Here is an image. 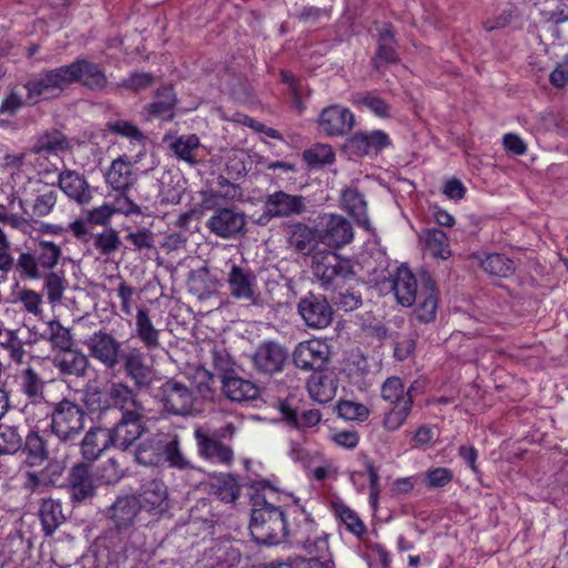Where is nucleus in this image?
Segmentation results:
<instances>
[{"label":"nucleus","instance_id":"obj_1","mask_svg":"<svg viewBox=\"0 0 568 568\" xmlns=\"http://www.w3.org/2000/svg\"><path fill=\"white\" fill-rule=\"evenodd\" d=\"M251 488L255 490L250 521L253 539L263 545H277L284 541L288 530L282 508L286 506L287 515H292L296 521L293 509L296 506L302 507L300 499L292 494L280 491L267 479L253 480Z\"/></svg>","mask_w":568,"mask_h":568},{"label":"nucleus","instance_id":"obj_2","mask_svg":"<svg viewBox=\"0 0 568 568\" xmlns=\"http://www.w3.org/2000/svg\"><path fill=\"white\" fill-rule=\"evenodd\" d=\"M392 290L403 306L417 303L416 316L419 321L428 323L435 318L437 292L435 282L428 273H422L417 280L408 267L400 266L393 275Z\"/></svg>","mask_w":568,"mask_h":568},{"label":"nucleus","instance_id":"obj_3","mask_svg":"<svg viewBox=\"0 0 568 568\" xmlns=\"http://www.w3.org/2000/svg\"><path fill=\"white\" fill-rule=\"evenodd\" d=\"M293 513L296 515V524L292 530V542L311 556L307 561L331 560L327 535L318 529L303 507L296 506Z\"/></svg>","mask_w":568,"mask_h":568},{"label":"nucleus","instance_id":"obj_4","mask_svg":"<svg viewBox=\"0 0 568 568\" xmlns=\"http://www.w3.org/2000/svg\"><path fill=\"white\" fill-rule=\"evenodd\" d=\"M61 247L51 241H41L33 252H21L17 260V270L29 280H40L59 263Z\"/></svg>","mask_w":568,"mask_h":568},{"label":"nucleus","instance_id":"obj_5","mask_svg":"<svg viewBox=\"0 0 568 568\" xmlns=\"http://www.w3.org/2000/svg\"><path fill=\"white\" fill-rule=\"evenodd\" d=\"M51 429L61 440L69 442L79 437L84 429L85 412L70 400H61L54 406L50 404Z\"/></svg>","mask_w":568,"mask_h":568},{"label":"nucleus","instance_id":"obj_6","mask_svg":"<svg viewBox=\"0 0 568 568\" xmlns=\"http://www.w3.org/2000/svg\"><path fill=\"white\" fill-rule=\"evenodd\" d=\"M19 390L27 397L28 403L24 405V412L29 418L40 420L50 414V403L45 400L44 381L31 367L20 371L16 376Z\"/></svg>","mask_w":568,"mask_h":568},{"label":"nucleus","instance_id":"obj_7","mask_svg":"<svg viewBox=\"0 0 568 568\" xmlns=\"http://www.w3.org/2000/svg\"><path fill=\"white\" fill-rule=\"evenodd\" d=\"M312 268L326 290L354 275L351 260L332 251H317L313 255Z\"/></svg>","mask_w":568,"mask_h":568},{"label":"nucleus","instance_id":"obj_8","mask_svg":"<svg viewBox=\"0 0 568 568\" xmlns=\"http://www.w3.org/2000/svg\"><path fill=\"white\" fill-rule=\"evenodd\" d=\"M70 148L65 135L58 131H47L36 138L31 149V155H34L37 164V173L42 178H48L59 171L57 164L50 162L49 158L59 156Z\"/></svg>","mask_w":568,"mask_h":568},{"label":"nucleus","instance_id":"obj_9","mask_svg":"<svg viewBox=\"0 0 568 568\" xmlns=\"http://www.w3.org/2000/svg\"><path fill=\"white\" fill-rule=\"evenodd\" d=\"M229 264L226 282L231 296L252 306H262L264 300L254 272L248 266L239 265L231 261Z\"/></svg>","mask_w":568,"mask_h":568},{"label":"nucleus","instance_id":"obj_10","mask_svg":"<svg viewBox=\"0 0 568 568\" xmlns=\"http://www.w3.org/2000/svg\"><path fill=\"white\" fill-rule=\"evenodd\" d=\"M85 346L90 356L102 364L106 369L119 366L122 353V343L105 331L94 332L87 341Z\"/></svg>","mask_w":568,"mask_h":568},{"label":"nucleus","instance_id":"obj_11","mask_svg":"<svg viewBox=\"0 0 568 568\" xmlns=\"http://www.w3.org/2000/svg\"><path fill=\"white\" fill-rule=\"evenodd\" d=\"M354 231L347 219L338 214L321 217L317 226V239L321 243L333 247H342L353 241Z\"/></svg>","mask_w":568,"mask_h":568},{"label":"nucleus","instance_id":"obj_12","mask_svg":"<svg viewBox=\"0 0 568 568\" xmlns=\"http://www.w3.org/2000/svg\"><path fill=\"white\" fill-rule=\"evenodd\" d=\"M329 345L320 338L303 341L293 352V362L304 371L321 369L329 361Z\"/></svg>","mask_w":568,"mask_h":568},{"label":"nucleus","instance_id":"obj_13","mask_svg":"<svg viewBox=\"0 0 568 568\" xmlns=\"http://www.w3.org/2000/svg\"><path fill=\"white\" fill-rule=\"evenodd\" d=\"M160 396L163 407L169 414L186 416L193 410V393L174 379L166 381L161 386Z\"/></svg>","mask_w":568,"mask_h":568},{"label":"nucleus","instance_id":"obj_14","mask_svg":"<svg viewBox=\"0 0 568 568\" xmlns=\"http://www.w3.org/2000/svg\"><path fill=\"white\" fill-rule=\"evenodd\" d=\"M298 314L305 324L312 328L327 327L333 318V310L325 297L308 294L301 298L297 305Z\"/></svg>","mask_w":568,"mask_h":568},{"label":"nucleus","instance_id":"obj_15","mask_svg":"<svg viewBox=\"0 0 568 568\" xmlns=\"http://www.w3.org/2000/svg\"><path fill=\"white\" fill-rule=\"evenodd\" d=\"M287 357L288 353L284 346L268 341L256 347L252 362L257 372L272 375L283 371Z\"/></svg>","mask_w":568,"mask_h":568},{"label":"nucleus","instance_id":"obj_16","mask_svg":"<svg viewBox=\"0 0 568 568\" xmlns=\"http://www.w3.org/2000/svg\"><path fill=\"white\" fill-rule=\"evenodd\" d=\"M119 365L122 366L125 375L133 381L136 387H144L150 384L152 368L146 363L145 354L139 347L128 346L123 348Z\"/></svg>","mask_w":568,"mask_h":568},{"label":"nucleus","instance_id":"obj_17","mask_svg":"<svg viewBox=\"0 0 568 568\" xmlns=\"http://www.w3.org/2000/svg\"><path fill=\"white\" fill-rule=\"evenodd\" d=\"M305 210V199L302 195L276 191L268 194L264 202V216L268 219L300 215Z\"/></svg>","mask_w":568,"mask_h":568},{"label":"nucleus","instance_id":"obj_18","mask_svg":"<svg viewBox=\"0 0 568 568\" xmlns=\"http://www.w3.org/2000/svg\"><path fill=\"white\" fill-rule=\"evenodd\" d=\"M354 123L353 112L337 104L325 108L318 118L321 130L333 136L347 134L353 129Z\"/></svg>","mask_w":568,"mask_h":568},{"label":"nucleus","instance_id":"obj_19","mask_svg":"<svg viewBox=\"0 0 568 568\" xmlns=\"http://www.w3.org/2000/svg\"><path fill=\"white\" fill-rule=\"evenodd\" d=\"M244 214L232 209H219L207 220L206 227L221 239H232L245 227Z\"/></svg>","mask_w":568,"mask_h":568},{"label":"nucleus","instance_id":"obj_20","mask_svg":"<svg viewBox=\"0 0 568 568\" xmlns=\"http://www.w3.org/2000/svg\"><path fill=\"white\" fill-rule=\"evenodd\" d=\"M143 413H126L113 428H108L113 447L126 449L144 432L142 426Z\"/></svg>","mask_w":568,"mask_h":568},{"label":"nucleus","instance_id":"obj_21","mask_svg":"<svg viewBox=\"0 0 568 568\" xmlns=\"http://www.w3.org/2000/svg\"><path fill=\"white\" fill-rule=\"evenodd\" d=\"M59 189L78 204H89L92 200L91 187L87 179L77 171L64 170L58 174Z\"/></svg>","mask_w":568,"mask_h":568},{"label":"nucleus","instance_id":"obj_22","mask_svg":"<svg viewBox=\"0 0 568 568\" xmlns=\"http://www.w3.org/2000/svg\"><path fill=\"white\" fill-rule=\"evenodd\" d=\"M135 497L140 508L149 513H162L168 508V487L160 479L145 481Z\"/></svg>","mask_w":568,"mask_h":568},{"label":"nucleus","instance_id":"obj_23","mask_svg":"<svg viewBox=\"0 0 568 568\" xmlns=\"http://www.w3.org/2000/svg\"><path fill=\"white\" fill-rule=\"evenodd\" d=\"M194 437L199 453L205 459L224 465H230L233 462L234 453L230 446L223 444L215 437L209 436L201 428L194 432Z\"/></svg>","mask_w":568,"mask_h":568},{"label":"nucleus","instance_id":"obj_24","mask_svg":"<svg viewBox=\"0 0 568 568\" xmlns=\"http://www.w3.org/2000/svg\"><path fill=\"white\" fill-rule=\"evenodd\" d=\"M389 144L390 139L388 134L382 130L359 132L354 134L348 141L351 150L357 155L376 154Z\"/></svg>","mask_w":568,"mask_h":568},{"label":"nucleus","instance_id":"obj_25","mask_svg":"<svg viewBox=\"0 0 568 568\" xmlns=\"http://www.w3.org/2000/svg\"><path fill=\"white\" fill-rule=\"evenodd\" d=\"M337 389L338 379L333 372L314 374L307 381V390L311 398L321 404L333 400Z\"/></svg>","mask_w":568,"mask_h":568},{"label":"nucleus","instance_id":"obj_26","mask_svg":"<svg viewBox=\"0 0 568 568\" xmlns=\"http://www.w3.org/2000/svg\"><path fill=\"white\" fill-rule=\"evenodd\" d=\"M115 213L124 215L140 214V207L128 197H119L114 205L103 204L90 210L87 214V221L94 225H106Z\"/></svg>","mask_w":568,"mask_h":568},{"label":"nucleus","instance_id":"obj_27","mask_svg":"<svg viewBox=\"0 0 568 568\" xmlns=\"http://www.w3.org/2000/svg\"><path fill=\"white\" fill-rule=\"evenodd\" d=\"M72 69L74 82H80L91 90H102L106 87V75L99 64L88 60H77L72 62Z\"/></svg>","mask_w":568,"mask_h":568},{"label":"nucleus","instance_id":"obj_28","mask_svg":"<svg viewBox=\"0 0 568 568\" xmlns=\"http://www.w3.org/2000/svg\"><path fill=\"white\" fill-rule=\"evenodd\" d=\"M105 183L112 190L124 193L129 190L134 181L132 164L125 155L119 156L111 162L104 175Z\"/></svg>","mask_w":568,"mask_h":568},{"label":"nucleus","instance_id":"obj_29","mask_svg":"<svg viewBox=\"0 0 568 568\" xmlns=\"http://www.w3.org/2000/svg\"><path fill=\"white\" fill-rule=\"evenodd\" d=\"M111 446H113L112 437L108 428L95 427L91 428L82 439L81 453L84 459L93 462Z\"/></svg>","mask_w":568,"mask_h":568},{"label":"nucleus","instance_id":"obj_30","mask_svg":"<svg viewBox=\"0 0 568 568\" xmlns=\"http://www.w3.org/2000/svg\"><path fill=\"white\" fill-rule=\"evenodd\" d=\"M342 206L355 220L359 227L366 231L372 230V224L367 215V204L363 195L352 187H347L342 193Z\"/></svg>","mask_w":568,"mask_h":568},{"label":"nucleus","instance_id":"obj_31","mask_svg":"<svg viewBox=\"0 0 568 568\" xmlns=\"http://www.w3.org/2000/svg\"><path fill=\"white\" fill-rule=\"evenodd\" d=\"M135 336L148 351L158 349L161 346L160 334L145 307H139L135 316Z\"/></svg>","mask_w":568,"mask_h":568},{"label":"nucleus","instance_id":"obj_32","mask_svg":"<svg viewBox=\"0 0 568 568\" xmlns=\"http://www.w3.org/2000/svg\"><path fill=\"white\" fill-rule=\"evenodd\" d=\"M222 389L227 398L239 403L254 400L260 395V389L253 382L237 376H226Z\"/></svg>","mask_w":568,"mask_h":568},{"label":"nucleus","instance_id":"obj_33","mask_svg":"<svg viewBox=\"0 0 568 568\" xmlns=\"http://www.w3.org/2000/svg\"><path fill=\"white\" fill-rule=\"evenodd\" d=\"M108 395L113 406L118 407L122 415L126 413H143V407L138 402L133 389L125 383H112Z\"/></svg>","mask_w":568,"mask_h":568},{"label":"nucleus","instance_id":"obj_34","mask_svg":"<svg viewBox=\"0 0 568 568\" xmlns=\"http://www.w3.org/2000/svg\"><path fill=\"white\" fill-rule=\"evenodd\" d=\"M422 248L434 258L447 260L452 255L446 233L439 229H428L419 234Z\"/></svg>","mask_w":568,"mask_h":568},{"label":"nucleus","instance_id":"obj_35","mask_svg":"<svg viewBox=\"0 0 568 568\" xmlns=\"http://www.w3.org/2000/svg\"><path fill=\"white\" fill-rule=\"evenodd\" d=\"M140 505L135 496L119 497L110 508V517L119 528L130 526L138 513Z\"/></svg>","mask_w":568,"mask_h":568},{"label":"nucleus","instance_id":"obj_36","mask_svg":"<svg viewBox=\"0 0 568 568\" xmlns=\"http://www.w3.org/2000/svg\"><path fill=\"white\" fill-rule=\"evenodd\" d=\"M38 161L34 155H31V149L21 153H8L0 160V166L3 171L8 172L11 176L19 173L29 175L30 171L37 172Z\"/></svg>","mask_w":568,"mask_h":568},{"label":"nucleus","instance_id":"obj_37","mask_svg":"<svg viewBox=\"0 0 568 568\" xmlns=\"http://www.w3.org/2000/svg\"><path fill=\"white\" fill-rule=\"evenodd\" d=\"M39 518L44 534L51 536L65 521L60 501L51 498L42 500Z\"/></svg>","mask_w":568,"mask_h":568},{"label":"nucleus","instance_id":"obj_38","mask_svg":"<svg viewBox=\"0 0 568 568\" xmlns=\"http://www.w3.org/2000/svg\"><path fill=\"white\" fill-rule=\"evenodd\" d=\"M68 480L72 496L78 500L90 497L94 491V485L89 468L83 464L72 467Z\"/></svg>","mask_w":568,"mask_h":568},{"label":"nucleus","instance_id":"obj_39","mask_svg":"<svg viewBox=\"0 0 568 568\" xmlns=\"http://www.w3.org/2000/svg\"><path fill=\"white\" fill-rule=\"evenodd\" d=\"M166 434H156L141 443L135 452V459L145 466L158 465L162 460Z\"/></svg>","mask_w":568,"mask_h":568},{"label":"nucleus","instance_id":"obj_40","mask_svg":"<svg viewBox=\"0 0 568 568\" xmlns=\"http://www.w3.org/2000/svg\"><path fill=\"white\" fill-rule=\"evenodd\" d=\"M352 102L358 109L367 110L381 119H387L392 115V106L375 92L355 93Z\"/></svg>","mask_w":568,"mask_h":568},{"label":"nucleus","instance_id":"obj_41","mask_svg":"<svg viewBox=\"0 0 568 568\" xmlns=\"http://www.w3.org/2000/svg\"><path fill=\"white\" fill-rule=\"evenodd\" d=\"M200 146L201 142L196 134L180 135L170 143V149L175 156L191 165L197 163L196 153Z\"/></svg>","mask_w":568,"mask_h":568},{"label":"nucleus","instance_id":"obj_42","mask_svg":"<svg viewBox=\"0 0 568 568\" xmlns=\"http://www.w3.org/2000/svg\"><path fill=\"white\" fill-rule=\"evenodd\" d=\"M474 257L478 261L480 267L491 275L506 277L515 270L514 262L499 253L485 254V256L476 254Z\"/></svg>","mask_w":568,"mask_h":568},{"label":"nucleus","instance_id":"obj_43","mask_svg":"<svg viewBox=\"0 0 568 568\" xmlns=\"http://www.w3.org/2000/svg\"><path fill=\"white\" fill-rule=\"evenodd\" d=\"M210 491L224 503H234L240 496V486L232 475L225 474L211 480Z\"/></svg>","mask_w":568,"mask_h":568},{"label":"nucleus","instance_id":"obj_44","mask_svg":"<svg viewBox=\"0 0 568 568\" xmlns=\"http://www.w3.org/2000/svg\"><path fill=\"white\" fill-rule=\"evenodd\" d=\"M280 410L283 418L296 428L314 427L322 419V414L318 409H307L298 414L287 403H282Z\"/></svg>","mask_w":568,"mask_h":568},{"label":"nucleus","instance_id":"obj_45","mask_svg":"<svg viewBox=\"0 0 568 568\" xmlns=\"http://www.w3.org/2000/svg\"><path fill=\"white\" fill-rule=\"evenodd\" d=\"M381 394L382 398L389 405H405L407 400L408 404H413L410 388L406 389L398 377L387 378L382 385Z\"/></svg>","mask_w":568,"mask_h":568},{"label":"nucleus","instance_id":"obj_46","mask_svg":"<svg viewBox=\"0 0 568 568\" xmlns=\"http://www.w3.org/2000/svg\"><path fill=\"white\" fill-rule=\"evenodd\" d=\"M88 366V357L80 352L69 349L62 356L55 358V367L67 375L83 376Z\"/></svg>","mask_w":568,"mask_h":568},{"label":"nucleus","instance_id":"obj_47","mask_svg":"<svg viewBox=\"0 0 568 568\" xmlns=\"http://www.w3.org/2000/svg\"><path fill=\"white\" fill-rule=\"evenodd\" d=\"M317 233L303 223H296L291 227L288 244L296 252L308 254L313 246Z\"/></svg>","mask_w":568,"mask_h":568},{"label":"nucleus","instance_id":"obj_48","mask_svg":"<svg viewBox=\"0 0 568 568\" xmlns=\"http://www.w3.org/2000/svg\"><path fill=\"white\" fill-rule=\"evenodd\" d=\"M24 452L30 465L42 464L49 456L47 438L36 430H31L26 438Z\"/></svg>","mask_w":568,"mask_h":568},{"label":"nucleus","instance_id":"obj_49","mask_svg":"<svg viewBox=\"0 0 568 568\" xmlns=\"http://www.w3.org/2000/svg\"><path fill=\"white\" fill-rule=\"evenodd\" d=\"M162 458L169 463L170 467L180 470H184L191 467L190 460L181 450L178 435H165Z\"/></svg>","mask_w":568,"mask_h":568},{"label":"nucleus","instance_id":"obj_50","mask_svg":"<svg viewBox=\"0 0 568 568\" xmlns=\"http://www.w3.org/2000/svg\"><path fill=\"white\" fill-rule=\"evenodd\" d=\"M24 88L28 93L27 99L30 103H37L42 99L57 97L45 72L30 79Z\"/></svg>","mask_w":568,"mask_h":568},{"label":"nucleus","instance_id":"obj_51","mask_svg":"<svg viewBox=\"0 0 568 568\" xmlns=\"http://www.w3.org/2000/svg\"><path fill=\"white\" fill-rule=\"evenodd\" d=\"M43 288L47 293L49 304L55 306L62 301L68 287V282L62 272H50L43 277Z\"/></svg>","mask_w":568,"mask_h":568},{"label":"nucleus","instance_id":"obj_52","mask_svg":"<svg viewBox=\"0 0 568 568\" xmlns=\"http://www.w3.org/2000/svg\"><path fill=\"white\" fill-rule=\"evenodd\" d=\"M176 98L171 87H163L158 90L154 101L150 104L149 111L153 115L171 118Z\"/></svg>","mask_w":568,"mask_h":568},{"label":"nucleus","instance_id":"obj_53","mask_svg":"<svg viewBox=\"0 0 568 568\" xmlns=\"http://www.w3.org/2000/svg\"><path fill=\"white\" fill-rule=\"evenodd\" d=\"M109 130L118 135L124 136L130 140L132 144L141 148L138 155H142L144 149L145 136L138 126L125 120H115L108 123Z\"/></svg>","mask_w":568,"mask_h":568},{"label":"nucleus","instance_id":"obj_54","mask_svg":"<svg viewBox=\"0 0 568 568\" xmlns=\"http://www.w3.org/2000/svg\"><path fill=\"white\" fill-rule=\"evenodd\" d=\"M45 337L54 347L63 352L69 351L73 345V338L70 329L62 326L59 321L48 322Z\"/></svg>","mask_w":568,"mask_h":568},{"label":"nucleus","instance_id":"obj_55","mask_svg":"<svg viewBox=\"0 0 568 568\" xmlns=\"http://www.w3.org/2000/svg\"><path fill=\"white\" fill-rule=\"evenodd\" d=\"M334 510L337 518L345 525L349 532L356 537H362L366 532L364 523L353 509L346 505L336 504Z\"/></svg>","mask_w":568,"mask_h":568},{"label":"nucleus","instance_id":"obj_56","mask_svg":"<svg viewBox=\"0 0 568 568\" xmlns=\"http://www.w3.org/2000/svg\"><path fill=\"white\" fill-rule=\"evenodd\" d=\"M389 409L384 414L383 426L388 432L399 429L410 414L413 404L405 402V405H389Z\"/></svg>","mask_w":568,"mask_h":568},{"label":"nucleus","instance_id":"obj_57","mask_svg":"<svg viewBox=\"0 0 568 568\" xmlns=\"http://www.w3.org/2000/svg\"><path fill=\"white\" fill-rule=\"evenodd\" d=\"M22 447V437L18 428L0 425V454L13 455Z\"/></svg>","mask_w":568,"mask_h":568},{"label":"nucleus","instance_id":"obj_58","mask_svg":"<svg viewBox=\"0 0 568 568\" xmlns=\"http://www.w3.org/2000/svg\"><path fill=\"white\" fill-rule=\"evenodd\" d=\"M49 82L54 89L57 95L60 94L68 85L74 83V72L72 63L45 71Z\"/></svg>","mask_w":568,"mask_h":568},{"label":"nucleus","instance_id":"obj_59","mask_svg":"<svg viewBox=\"0 0 568 568\" xmlns=\"http://www.w3.org/2000/svg\"><path fill=\"white\" fill-rule=\"evenodd\" d=\"M49 82L54 89L57 95L60 94L68 85L74 83V72L72 63L45 71Z\"/></svg>","mask_w":568,"mask_h":568},{"label":"nucleus","instance_id":"obj_60","mask_svg":"<svg viewBox=\"0 0 568 568\" xmlns=\"http://www.w3.org/2000/svg\"><path fill=\"white\" fill-rule=\"evenodd\" d=\"M121 241L115 230L108 229L94 236V247L102 255H111L120 247Z\"/></svg>","mask_w":568,"mask_h":568},{"label":"nucleus","instance_id":"obj_61","mask_svg":"<svg viewBox=\"0 0 568 568\" xmlns=\"http://www.w3.org/2000/svg\"><path fill=\"white\" fill-rule=\"evenodd\" d=\"M17 302L21 303L23 308L34 315L36 317H39L41 318L42 315H43V308H42V304H43V301H42V296L40 293L33 291V290H29V288H23V290H20L17 294Z\"/></svg>","mask_w":568,"mask_h":568},{"label":"nucleus","instance_id":"obj_62","mask_svg":"<svg viewBox=\"0 0 568 568\" xmlns=\"http://www.w3.org/2000/svg\"><path fill=\"white\" fill-rule=\"evenodd\" d=\"M338 415L346 420H366L369 416V409L356 402L341 400L337 405Z\"/></svg>","mask_w":568,"mask_h":568},{"label":"nucleus","instance_id":"obj_63","mask_svg":"<svg viewBox=\"0 0 568 568\" xmlns=\"http://www.w3.org/2000/svg\"><path fill=\"white\" fill-rule=\"evenodd\" d=\"M4 223L31 237L41 231V224L38 221L23 215L8 213Z\"/></svg>","mask_w":568,"mask_h":568},{"label":"nucleus","instance_id":"obj_64","mask_svg":"<svg viewBox=\"0 0 568 568\" xmlns=\"http://www.w3.org/2000/svg\"><path fill=\"white\" fill-rule=\"evenodd\" d=\"M305 160L313 165L331 164L335 160V153L329 145L317 144L304 152Z\"/></svg>","mask_w":568,"mask_h":568}]
</instances>
